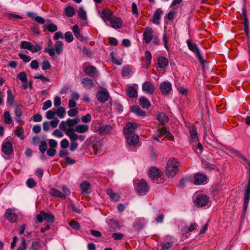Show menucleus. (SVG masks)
Returning a JSON list of instances; mask_svg holds the SVG:
<instances>
[{"instance_id": "19", "label": "nucleus", "mask_w": 250, "mask_h": 250, "mask_svg": "<svg viewBox=\"0 0 250 250\" xmlns=\"http://www.w3.org/2000/svg\"><path fill=\"white\" fill-rule=\"evenodd\" d=\"M127 144L130 146H134L139 141V136L136 134L130 135L126 136Z\"/></svg>"}, {"instance_id": "17", "label": "nucleus", "mask_w": 250, "mask_h": 250, "mask_svg": "<svg viewBox=\"0 0 250 250\" xmlns=\"http://www.w3.org/2000/svg\"><path fill=\"white\" fill-rule=\"evenodd\" d=\"M109 22L110 26L114 29L121 28L123 24L122 20L121 18L119 17H112Z\"/></svg>"}, {"instance_id": "30", "label": "nucleus", "mask_w": 250, "mask_h": 250, "mask_svg": "<svg viewBox=\"0 0 250 250\" xmlns=\"http://www.w3.org/2000/svg\"><path fill=\"white\" fill-rule=\"evenodd\" d=\"M131 112L139 116H145L146 113L143 111L138 105H133L131 109Z\"/></svg>"}, {"instance_id": "20", "label": "nucleus", "mask_w": 250, "mask_h": 250, "mask_svg": "<svg viewBox=\"0 0 250 250\" xmlns=\"http://www.w3.org/2000/svg\"><path fill=\"white\" fill-rule=\"evenodd\" d=\"M90 184L88 182L83 181L80 186L82 193L83 194H89L91 192V189L90 188Z\"/></svg>"}, {"instance_id": "51", "label": "nucleus", "mask_w": 250, "mask_h": 250, "mask_svg": "<svg viewBox=\"0 0 250 250\" xmlns=\"http://www.w3.org/2000/svg\"><path fill=\"white\" fill-rule=\"evenodd\" d=\"M145 58H146V64L148 65L150 63L151 61V54L150 52L147 50L145 52Z\"/></svg>"}, {"instance_id": "26", "label": "nucleus", "mask_w": 250, "mask_h": 250, "mask_svg": "<svg viewBox=\"0 0 250 250\" xmlns=\"http://www.w3.org/2000/svg\"><path fill=\"white\" fill-rule=\"evenodd\" d=\"M189 131L191 140L193 142L198 141L197 128L195 126H191L189 127Z\"/></svg>"}, {"instance_id": "38", "label": "nucleus", "mask_w": 250, "mask_h": 250, "mask_svg": "<svg viewBox=\"0 0 250 250\" xmlns=\"http://www.w3.org/2000/svg\"><path fill=\"white\" fill-rule=\"evenodd\" d=\"M108 224L109 227L114 229H119L120 228L119 222L114 219H110Z\"/></svg>"}, {"instance_id": "63", "label": "nucleus", "mask_w": 250, "mask_h": 250, "mask_svg": "<svg viewBox=\"0 0 250 250\" xmlns=\"http://www.w3.org/2000/svg\"><path fill=\"white\" fill-rule=\"evenodd\" d=\"M165 131H166V128L161 127L159 128L156 134L158 135V136L161 138L164 135H165Z\"/></svg>"}, {"instance_id": "44", "label": "nucleus", "mask_w": 250, "mask_h": 250, "mask_svg": "<svg viewBox=\"0 0 250 250\" xmlns=\"http://www.w3.org/2000/svg\"><path fill=\"white\" fill-rule=\"evenodd\" d=\"M17 79L21 81L22 83L27 82V75L25 72H21L17 76Z\"/></svg>"}, {"instance_id": "7", "label": "nucleus", "mask_w": 250, "mask_h": 250, "mask_svg": "<svg viewBox=\"0 0 250 250\" xmlns=\"http://www.w3.org/2000/svg\"><path fill=\"white\" fill-rule=\"evenodd\" d=\"M84 65L83 71L86 75L92 78H97L99 76V73L94 66L89 64L88 62L84 63Z\"/></svg>"}, {"instance_id": "28", "label": "nucleus", "mask_w": 250, "mask_h": 250, "mask_svg": "<svg viewBox=\"0 0 250 250\" xmlns=\"http://www.w3.org/2000/svg\"><path fill=\"white\" fill-rule=\"evenodd\" d=\"M82 83L86 89H90L94 86L92 80L88 78H84L82 80Z\"/></svg>"}, {"instance_id": "16", "label": "nucleus", "mask_w": 250, "mask_h": 250, "mask_svg": "<svg viewBox=\"0 0 250 250\" xmlns=\"http://www.w3.org/2000/svg\"><path fill=\"white\" fill-rule=\"evenodd\" d=\"M208 197L206 195L198 196L196 199V204L199 207H205L208 202Z\"/></svg>"}, {"instance_id": "33", "label": "nucleus", "mask_w": 250, "mask_h": 250, "mask_svg": "<svg viewBox=\"0 0 250 250\" xmlns=\"http://www.w3.org/2000/svg\"><path fill=\"white\" fill-rule=\"evenodd\" d=\"M107 194L110 196V197L115 201H118L120 199V196L118 193H114L112 189L110 188H108L106 190Z\"/></svg>"}, {"instance_id": "40", "label": "nucleus", "mask_w": 250, "mask_h": 250, "mask_svg": "<svg viewBox=\"0 0 250 250\" xmlns=\"http://www.w3.org/2000/svg\"><path fill=\"white\" fill-rule=\"evenodd\" d=\"M39 148L40 152L42 154H44L47 148V143L44 141H41L40 145L39 146Z\"/></svg>"}, {"instance_id": "35", "label": "nucleus", "mask_w": 250, "mask_h": 250, "mask_svg": "<svg viewBox=\"0 0 250 250\" xmlns=\"http://www.w3.org/2000/svg\"><path fill=\"white\" fill-rule=\"evenodd\" d=\"M7 103L9 106H12L14 102V97L12 95L11 90L8 89L7 91Z\"/></svg>"}, {"instance_id": "13", "label": "nucleus", "mask_w": 250, "mask_h": 250, "mask_svg": "<svg viewBox=\"0 0 250 250\" xmlns=\"http://www.w3.org/2000/svg\"><path fill=\"white\" fill-rule=\"evenodd\" d=\"M17 215L13 212L11 208H8L6 210L4 217L11 223H15L17 220Z\"/></svg>"}, {"instance_id": "36", "label": "nucleus", "mask_w": 250, "mask_h": 250, "mask_svg": "<svg viewBox=\"0 0 250 250\" xmlns=\"http://www.w3.org/2000/svg\"><path fill=\"white\" fill-rule=\"evenodd\" d=\"M202 166L203 167L205 170H208L209 171L214 170L216 168V166L214 165L210 164L207 162H203Z\"/></svg>"}, {"instance_id": "11", "label": "nucleus", "mask_w": 250, "mask_h": 250, "mask_svg": "<svg viewBox=\"0 0 250 250\" xmlns=\"http://www.w3.org/2000/svg\"><path fill=\"white\" fill-rule=\"evenodd\" d=\"M1 151L8 156L12 154L13 148L12 144L9 142H3L2 144Z\"/></svg>"}, {"instance_id": "47", "label": "nucleus", "mask_w": 250, "mask_h": 250, "mask_svg": "<svg viewBox=\"0 0 250 250\" xmlns=\"http://www.w3.org/2000/svg\"><path fill=\"white\" fill-rule=\"evenodd\" d=\"M26 185L29 188H33L37 186V183L32 178H29L26 182Z\"/></svg>"}, {"instance_id": "42", "label": "nucleus", "mask_w": 250, "mask_h": 250, "mask_svg": "<svg viewBox=\"0 0 250 250\" xmlns=\"http://www.w3.org/2000/svg\"><path fill=\"white\" fill-rule=\"evenodd\" d=\"M4 121L6 124H11L12 123V117L9 111H5L4 113Z\"/></svg>"}, {"instance_id": "59", "label": "nucleus", "mask_w": 250, "mask_h": 250, "mask_svg": "<svg viewBox=\"0 0 250 250\" xmlns=\"http://www.w3.org/2000/svg\"><path fill=\"white\" fill-rule=\"evenodd\" d=\"M91 120V116L90 114H87L86 115L83 116L81 120L83 123H87L89 122Z\"/></svg>"}, {"instance_id": "37", "label": "nucleus", "mask_w": 250, "mask_h": 250, "mask_svg": "<svg viewBox=\"0 0 250 250\" xmlns=\"http://www.w3.org/2000/svg\"><path fill=\"white\" fill-rule=\"evenodd\" d=\"M63 43L62 41H57L55 43V51L58 54L62 52Z\"/></svg>"}, {"instance_id": "4", "label": "nucleus", "mask_w": 250, "mask_h": 250, "mask_svg": "<svg viewBox=\"0 0 250 250\" xmlns=\"http://www.w3.org/2000/svg\"><path fill=\"white\" fill-rule=\"evenodd\" d=\"M187 43L189 49L191 51L195 53L196 56L200 62L202 64H204L206 61L204 60L203 55L201 53L196 43L192 42L190 40H188L187 41Z\"/></svg>"}, {"instance_id": "53", "label": "nucleus", "mask_w": 250, "mask_h": 250, "mask_svg": "<svg viewBox=\"0 0 250 250\" xmlns=\"http://www.w3.org/2000/svg\"><path fill=\"white\" fill-rule=\"evenodd\" d=\"M19 57L23 60L24 62H28L30 61L31 58L30 57L20 53L18 54Z\"/></svg>"}, {"instance_id": "64", "label": "nucleus", "mask_w": 250, "mask_h": 250, "mask_svg": "<svg viewBox=\"0 0 250 250\" xmlns=\"http://www.w3.org/2000/svg\"><path fill=\"white\" fill-rule=\"evenodd\" d=\"M112 237L115 240H119L123 238L124 235L120 233H114L112 234Z\"/></svg>"}, {"instance_id": "61", "label": "nucleus", "mask_w": 250, "mask_h": 250, "mask_svg": "<svg viewBox=\"0 0 250 250\" xmlns=\"http://www.w3.org/2000/svg\"><path fill=\"white\" fill-rule=\"evenodd\" d=\"M15 135L20 137L21 139L23 140L24 139L23 128L20 127L15 132Z\"/></svg>"}, {"instance_id": "5", "label": "nucleus", "mask_w": 250, "mask_h": 250, "mask_svg": "<svg viewBox=\"0 0 250 250\" xmlns=\"http://www.w3.org/2000/svg\"><path fill=\"white\" fill-rule=\"evenodd\" d=\"M135 184L136 190L139 194L145 195L148 192V187L146 182L144 179L137 181Z\"/></svg>"}, {"instance_id": "1", "label": "nucleus", "mask_w": 250, "mask_h": 250, "mask_svg": "<svg viewBox=\"0 0 250 250\" xmlns=\"http://www.w3.org/2000/svg\"><path fill=\"white\" fill-rule=\"evenodd\" d=\"M80 119L76 117L73 119H68L66 122L62 121L59 125L61 130L64 131H74V127L80 122Z\"/></svg>"}, {"instance_id": "58", "label": "nucleus", "mask_w": 250, "mask_h": 250, "mask_svg": "<svg viewBox=\"0 0 250 250\" xmlns=\"http://www.w3.org/2000/svg\"><path fill=\"white\" fill-rule=\"evenodd\" d=\"M188 182H189V180L187 178L181 179L179 181V187L182 188H184Z\"/></svg>"}, {"instance_id": "2", "label": "nucleus", "mask_w": 250, "mask_h": 250, "mask_svg": "<svg viewBox=\"0 0 250 250\" xmlns=\"http://www.w3.org/2000/svg\"><path fill=\"white\" fill-rule=\"evenodd\" d=\"M178 162L175 158L169 159L166 167V174L168 177L173 178L178 173Z\"/></svg>"}, {"instance_id": "15", "label": "nucleus", "mask_w": 250, "mask_h": 250, "mask_svg": "<svg viewBox=\"0 0 250 250\" xmlns=\"http://www.w3.org/2000/svg\"><path fill=\"white\" fill-rule=\"evenodd\" d=\"M137 127V124L129 122L124 128V133L127 136L134 134V132Z\"/></svg>"}, {"instance_id": "24", "label": "nucleus", "mask_w": 250, "mask_h": 250, "mask_svg": "<svg viewBox=\"0 0 250 250\" xmlns=\"http://www.w3.org/2000/svg\"><path fill=\"white\" fill-rule=\"evenodd\" d=\"M112 127L109 125L101 126L98 129L99 133L103 135L108 134L112 132Z\"/></svg>"}, {"instance_id": "43", "label": "nucleus", "mask_w": 250, "mask_h": 250, "mask_svg": "<svg viewBox=\"0 0 250 250\" xmlns=\"http://www.w3.org/2000/svg\"><path fill=\"white\" fill-rule=\"evenodd\" d=\"M42 48V44H37L36 45H34L32 44V47L31 48L30 51L32 53H35L41 51Z\"/></svg>"}, {"instance_id": "34", "label": "nucleus", "mask_w": 250, "mask_h": 250, "mask_svg": "<svg viewBox=\"0 0 250 250\" xmlns=\"http://www.w3.org/2000/svg\"><path fill=\"white\" fill-rule=\"evenodd\" d=\"M64 13L68 17H72L75 13V8L72 6H68L64 9Z\"/></svg>"}, {"instance_id": "8", "label": "nucleus", "mask_w": 250, "mask_h": 250, "mask_svg": "<svg viewBox=\"0 0 250 250\" xmlns=\"http://www.w3.org/2000/svg\"><path fill=\"white\" fill-rule=\"evenodd\" d=\"M109 95L108 91L104 88L98 91L96 94V98L100 103H104L106 102L109 98Z\"/></svg>"}, {"instance_id": "60", "label": "nucleus", "mask_w": 250, "mask_h": 250, "mask_svg": "<svg viewBox=\"0 0 250 250\" xmlns=\"http://www.w3.org/2000/svg\"><path fill=\"white\" fill-rule=\"evenodd\" d=\"M55 49L54 48H45L44 49V53H48L51 57H53L55 54Z\"/></svg>"}, {"instance_id": "23", "label": "nucleus", "mask_w": 250, "mask_h": 250, "mask_svg": "<svg viewBox=\"0 0 250 250\" xmlns=\"http://www.w3.org/2000/svg\"><path fill=\"white\" fill-rule=\"evenodd\" d=\"M139 103L143 108L148 109L151 104L149 101L145 96H141L139 99Z\"/></svg>"}, {"instance_id": "32", "label": "nucleus", "mask_w": 250, "mask_h": 250, "mask_svg": "<svg viewBox=\"0 0 250 250\" xmlns=\"http://www.w3.org/2000/svg\"><path fill=\"white\" fill-rule=\"evenodd\" d=\"M163 13L162 10L160 9H157L155 12L153 16V21L156 24L160 23L159 20H160L161 16Z\"/></svg>"}, {"instance_id": "39", "label": "nucleus", "mask_w": 250, "mask_h": 250, "mask_svg": "<svg viewBox=\"0 0 250 250\" xmlns=\"http://www.w3.org/2000/svg\"><path fill=\"white\" fill-rule=\"evenodd\" d=\"M75 131H66L65 134L67 135L70 140L71 142H76V141L78 139V135L74 133Z\"/></svg>"}, {"instance_id": "31", "label": "nucleus", "mask_w": 250, "mask_h": 250, "mask_svg": "<svg viewBox=\"0 0 250 250\" xmlns=\"http://www.w3.org/2000/svg\"><path fill=\"white\" fill-rule=\"evenodd\" d=\"M156 119L163 125L168 121V118L164 112H161L158 114Z\"/></svg>"}, {"instance_id": "22", "label": "nucleus", "mask_w": 250, "mask_h": 250, "mask_svg": "<svg viewBox=\"0 0 250 250\" xmlns=\"http://www.w3.org/2000/svg\"><path fill=\"white\" fill-rule=\"evenodd\" d=\"M49 194L54 197H58L61 199H65L64 194H63V192H62L59 189L55 188H52L50 189L49 192Z\"/></svg>"}, {"instance_id": "57", "label": "nucleus", "mask_w": 250, "mask_h": 250, "mask_svg": "<svg viewBox=\"0 0 250 250\" xmlns=\"http://www.w3.org/2000/svg\"><path fill=\"white\" fill-rule=\"evenodd\" d=\"M33 250H39L40 248V244L39 241H34L32 243L31 248Z\"/></svg>"}, {"instance_id": "55", "label": "nucleus", "mask_w": 250, "mask_h": 250, "mask_svg": "<svg viewBox=\"0 0 250 250\" xmlns=\"http://www.w3.org/2000/svg\"><path fill=\"white\" fill-rule=\"evenodd\" d=\"M52 105V102L51 100H48L45 101L43 104L42 107V109L44 111L50 108Z\"/></svg>"}, {"instance_id": "29", "label": "nucleus", "mask_w": 250, "mask_h": 250, "mask_svg": "<svg viewBox=\"0 0 250 250\" xmlns=\"http://www.w3.org/2000/svg\"><path fill=\"white\" fill-rule=\"evenodd\" d=\"M158 64L161 68H166L168 64V60L164 57H160L158 59Z\"/></svg>"}, {"instance_id": "48", "label": "nucleus", "mask_w": 250, "mask_h": 250, "mask_svg": "<svg viewBox=\"0 0 250 250\" xmlns=\"http://www.w3.org/2000/svg\"><path fill=\"white\" fill-rule=\"evenodd\" d=\"M51 67V64L48 60H45L42 61V68L43 70L50 69Z\"/></svg>"}, {"instance_id": "6", "label": "nucleus", "mask_w": 250, "mask_h": 250, "mask_svg": "<svg viewBox=\"0 0 250 250\" xmlns=\"http://www.w3.org/2000/svg\"><path fill=\"white\" fill-rule=\"evenodd\" d=\"M37 220L39 223H42L44 220L48 223H53L55 221V216L52 213H46L43 210L40 212V214L36 216Z\"/></svg>"}, {"instance_id": "12", "label": "nucleus", "mask_w": 250, "mask_h": 250, "mask_svg": "<svg viewBox=\"0 0 250 250\" xmlns=\"http://www.w3.org/2000/svg\"><path fill=\"white\" fill-rule=\"evenodd\" d=\"M208 180V177L202 173H197L194 176V183L197 185L205 184Z\"/></svg>"}, {"instance_id": "10", "label": "nucleus", "mask_w": 250, "mask_h": 250, "mask_svg": "<svg viewBox=\"0 0 250 250\" xmlns=\"http://www.w3.org/2000/svg\"><path fill=\"white\" fill-rule=\"evenodd\" d=\"M142 90L146 93L152 95L155 90L154 85L150 81L145 82L142 84Z\"/></svg>"}, {"instance_id": "14", "label": "nucleus", "mask_w": 250, "mask_h": 250, "mask_svg": "<svg viewBox=\"0 0 250 250\" xmlns=\"http://www.w3.org/2000/svg\"><path fill=\"white\" fill-rule=\"evenodd\" d=\"M160 89L163 95H167L172 89V84L168 81L163 82L160 84Z\"/></svg>"}, {"instance_id": "41", "label": "nucleus", "mask_w": 250, "mask_h": 250, "mask_svg": "<svg viewBox=\"0 0 250 250\" xmlns=\"http://www.w3.org/2000/svg\"><path fill=\"white\" fill-rule=\"evenodd\" d=\"M56 114L60 118H63L65 114V110L63 107H60L56 110Z\"/></svg>"}, {"instance_id": "21", "label": "nucleus", "mask_w": 250, "mask_h": 250, "mask_svg": "<svg viewBox=\"0 0 250 250\" xmlns=\"http://www.w3.org/2000/svg\"><path fill=\"white\" fill-rule=\"evenodd\" d=\"M126 94L129 98H136L138 96L137 90L133 86H127L126 89Z\"/></svg>"}, {"instance_id": "27", "label": "nucleus", "mask_w": 250, "mask_h": 250, "mask_svg": "<svg viewBox=\"0 0 250 250\" xmlns=\"http://www.w3.org/2000/svg\"><path fill=\"white\" fill-rule=\"evenodd\" d=\"M89 130V126L85 124L77 125L74 127V131L79 133H84Z\"/></svg>"}, {"instance_id": "49", "label": "nucleus", "mask_w": 250, "mask_h": 250, "mask_svg": "<svg viewBox=\"0 0 250 250\" xmlns=\"http://www.w3.org/2000/svg\"><path fill=\"white\" fill-rule=\"evenodd\" d=\"M44 27H46L50 32H54L57 30V26L54 23H50L48 25H44Z\"/></svg>"}, {"instance_id": "62", "label": "nucleus", "mask_w": 250, "mask_h": 250, "mask_svg": "<svg viewBox=\"0 0 250 250\" xmlns=\"http://www.w3.org/2000/svg\"><path fill=\"white\" fill-rule=\"evenodd\" d=\"M130 70L128 67H124L122 71V74L123 77H127L130 75Z\"/></svg>"}, {"instance_id": "46", "label": "nucleus", "mask_w": 250, "mask_h": 250, "mask_svg": "<svg viewBox=\"0 0 250 250\" xmlns=\"http://www.w3.org/2000/svg\"><path fill=\"white\" fill-rule=\"evenodd\" d=\"M20 47L21 48L26 49L30 51V49L32 47V44L31 42L27 41H22L21 43Z\"/></svg>"}, {"instance_id": "45", "label": "nucleus", "mask_w": 250, "mask_h": 250, "mask_svg": "<svg viewBox=\"0 0 250 250\" xmlns=\"http://www.w3.org/2000/svg\"><path fill=\"white\" fill-rule=\"evenodd\" d=\"M79 16L83 20L87 19L86 13L83 7H80L78 12Z\"/></svg>"}, {"instance_id": "54", "label": "nucleus", "mask_w": 250, "mask_h": 250, "mask_svg": "<svg viewBox=\"0 0 250 250\" xmlns=\"http://www.w3.org/2000/svg\"><path fill=\"white\" fill-rule=\"evenodd\" d=\"M134 227L138 230L142 229L143 227V225L142 223V220L140 219L137 220L134 225Z\"/></svg>"}, {"instance_id": "18", "label": "nucleus", "mask_w": 250, "mask_h": 250, "mask_svg": "<svg viewBox=\"0 0 250 250\" xmlns=\"http://www.w3.org/2000/svg\"><path fill=\"white\" fill-rule=\"evenodd\" d=\"M23 106L21 104H17L15 108L14 113L16 116V120L18 123H21L22 121L21 117L22 115V109Z\"/></svg>"}, {"instance_id": "50", "label": "nucleus", "mask_w": 250, "mask_h": 250, "mask_svg": "<svg viewBox=\"0 0 250 250\" xmlns=\"http://www.w3.org/2000/svg\"><path fill=\"white\" fill-rule=\"evenodd\" d=\"M64 38L65 41L68 42H71L73 40V37L72 33L71 32L68 31L66 32L64 34Z\"/></svg>"}, {"instance_id": "3", "label": "nucleus", "mask_w": 250, "mask_h": 250, "mask_svg": "<svg viewBox=\"0 0 250 250\" xmlns=\"http://www.w3.org/2000/svg\"><path fill=\"white\" fill-rule=\"evenodd\" d=\"M148 176L149 178L154 183L159 184L164 182L161 171L156 167H152L150 168Z\"/></svg>"}, {"instance_id": "56", "label": "nucleus", "mask_w": 250, "mask_h": 250, "mask_svg": "<svg viewBox=\"0 0 250 250\" xmlns=\"http://www.w3.org/2000/svg\"><path fill=\"white\" fill-rule=\"evenodd\" d=\"M70 226L75 229H79L80 227V224L75 221H72L69 223Z\"/></svg>"}, {"instance_id": "25", "label": "nucleus", "mask_w": 250, "mask_h": 250, "mask_svg": "<svg viewBox=\"0 0 250 250\" xmlns=\"http://www.w3.org/2000/svg\"><path fill=\"white\" fill-rule=\"evenodd\" d=\"M101 17L104 22L110 21L112 18V13L108 10H104L102 12Z\"/></svg>"}, {"instance_id": "9", "label": "nucleus", "mask_w": 250, "mask_h": 250, "mask_svg": "<svg viewBox=\"0 0 250 250\" xmlns=\"http://www.w3.org/2000/svg\"><path fill=\"white\" fill-rule=\"evenodd\" d=\"M153 30L152 28L147 26L143 33V39L146 44H148L153 39Z\"/></svg>"}, {"instance_id": "52", "label": "nucleus", "mask_w": 250, "mask_h": 250, "mask_svg": "<svg viewBox=\"0 0 250 250\" xmlns=\"http://www.w3.org/2000/svg\"><path fill=\"white\" fill-rule=\"evenodd\" d=\"M56 114L55 109H52L48 110L46 114V117L48 119H54V116Z\"/></svg>"}]
</instances>
